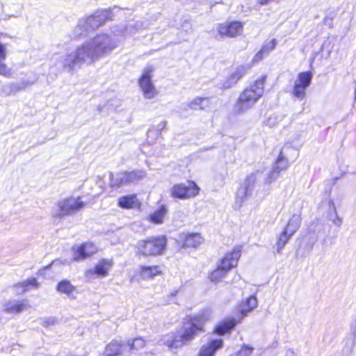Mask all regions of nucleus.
Listing matches in <instances>:
<instances>
[{
  "mask_svg": "<svg viewBox=\"0 0 356 356\" xmlns=\"http://www.w3.org/2000/svg\"><path fill=\"white\" fill-rule=\"evenodd\" d=\"M199 186L193 181L187 184H178L174 185L170 189L171 196L180 200H187L196 197L200 193Z\"/></svg>",
  "mask_w": 356,
  "mask_h": 356,
  "instance_id": "9",
  "label": "nucleus"
},
{
  "mask_svg": "<svg viewBox=\"0 0 356 356\" xmlns=\"http://www.w3.org/2000/svg\"><path fill=\"white\" fill-rule=\"evenodd\" d=\"M177 241L184 248H196L200 245L204 238L198 233H181L177 238Z\"/></svg>",
  "mask_w": 356,
  "mask_h": 356,
  "instance_id": "17",
  "label": "nucleus"
},
{
  "mask_svg": "<svg viewBox=\"0 0 356 356\" xmlns=\"http://www.w3.org/2000/svg\"><path fill=\"white\" fill-rule=\"evenodd\" d=\"M312 79V73L311 72L299 73L294 81L292 89L293 96L299 99H303L306 97V90L310 86Z\"/></svg>",
  "mask_w": 356,
  "mask_h": 356,
  "instance_id": "11",
  "label": "nucleus"
},
{
  "mask_svg": "<svg viewBox=\"0 0 356 356\" xmlns=\"http://www.w3.org/2000/svg\"><path fill=\"white\" fill-rule=\"evenodd\" d=\"M38 282L35 278H31L27 280L25 282L18 283L15 284L13 288L17 294H22L27 291H29L31 287L37 288Z\"/></svg>",
  "mask_w": 356,
  "mask_h": 356,
  "instance_id": "29",
  "label": "nucleus"
},
{
  "mask_svg": "<svg viewBox=\"0 0 356 356\" xmlns=\"http://www.w3.org/2000/svg\"><path fill=\"white\" fill-rule=\"evenodd\" d=\"M325 203L329 207L328 218L337 227H340L342 224V218H340L337 212L334 203L331 200H327Z\"/></svg>",
  "mask_w": 356,
  "mask_h": 356,
  "instance_id": "27",
  "label": "nucleus"
},
{
  "mask_svg": "<svg viewBox=\"0 0 356 356\" xmlns=\"http://www.w3.org/2000/svg\"><path fill=\"white\" fill-rule=\"evenodd\" d=\"M139 278L143 280H151L156 276L163 275V268L161 266L140 265L136 270Z\"/></svg>",
  "mask_w": 356,
  "mask_h": 356,
  "instance_id": "15",
  "label": "nucleus"
},
{
  "mask_svg": "<svg viewBox=\"0 0 356 356\" xmlns=\"http://www.w3.org/2000/svg\"><path fill=\"white\" fill-rule=\"evenodd\" d=\"M167 245L165 236H157L138 241L135 251L136 254L143 257H156L164 253Z\"/></svg>",
  "mask_w": 356,
  "mask_h": 356,
  "instance_id": "3",
  "label": "nucleus"
},
{
  "mask_svg": "<svg viewBox=\"0 0 356 356\" xmlns=\"http://www.w3.org/2000/svg\"><path fill=\"white\" fill-rule=\"evenodd\" d=\"M56 289L59 293H64L70 298H74L76 287L69 280H63L57 284Z\"/></svg>",
  "mask_w": 356,
  "mask_h": 356,
  "instance_id": "28",
  "label": "nucleus"
},
{
  "mask_svg": "<svg viewBox=\"0 0 356 356\" xmlns=\"http://www.w3.org/2000/svg\"><path fill=\"white\" fill-rule=\"evenodd\" d=\"M159 135V132L157 130H149L147 133L148 138H150L152 136H158Z\"/></svg>",
  "mask_w": 356,
  "mask_h": 356,
  "instance_id": "45",
  "label": "nucleus"
},
{
  "mask_svg": "<svg viewBox=\"0 0 356 356\" xmlns=\"http://www.w3.org/2000/svg\"><path fill=\"white\" fill-rule=\"evenodd\" d=\"M126 343L122 341L113 340L105 348L106 356H116L122 353V349Z\"/></svg>",
  "mask_w": 356,
  "mask_h": 356,
  "instance_id": "24",
  "label": "nucleus"
},
{
  "mask_svg": "<svg viewBox=\"0 0 356 356\" xmlns=\"http://www.w3.org/2000/svg\"><path fill=\"white\" fill-rule=\"evenodd\" d=\"M333 15H326L323 19V23L325 26L332 28L333 27V19H334Z\"/></svg>",
  "mask_w": 356,
  "mask_h": 356,
  "instance_id": "41",
  "label": "nucleus"
},
{
  "mask_svg": "<svg viewBox=\"0 0 356 356\" xmlns=\"http://www.w3.org/2000/svg\"><path fill=\"white\" fill-rule=\"evenodd\" d=\"M291 152H295V150L291 148L289 145H284L277 159L275 167L266 177V182L267 184H270L273 181L275 180L278 177L280 170H286L288 168L289 160L291 157L290 155Z\"/></svg>",
  "mask_w": 356,
  "mask_h": 356,
  "instance_id": "7",
  "label": "nucleus"
},
{
  "mask_svg": "<svg viewBox=\"0 0 356 356\" xmlns=\"http://www.w3.org/2000/svg\"><path fill=\"white\" fill-rule=\"evenodd\" d=\"M86 204L80 197L71 196L62 199L57 203V209L54 213V216L61 218L70 216L84 208Z\"/></svg>",
  "mask_w": 356,
  "mask_h": 356,
  "instance_id": "5",
  "label": "nucleus"
},
{
  "mask_svg": "<svg viewBox=\"0 0 356 356\" xmlns=\"http://www.w3.org/2000/svg\"><path fill=\"white\" fill-rule=\"evenodd\" d=\"M55 321H56V320H55L54 318H49V319L48 320V321H47V322H48V323H49V324H50V323H51V324H54V323H55Z\"/></svg>",
  "mask_w": 356,
  "mask_h": 356,
  "instance_id": "47",
  "label": "nucleus"
},
{
  "mask_svg": "<svg viewBox=\"0 0 356 356\" xmlns=\"http://www.w3.org/2000/svg\"><path fill=\"white\" fill-rule=\"evenodd\" d=\"M355 99L356 101V87H355Z\"/></svg>",
  "mask_w": 356,
  "mask_h": 356,
  "instance_id": "48",
  "label": "nucleus"
},
{
  "mask_svg": "<svg viewBox=\"0 0 356 356\" xmlns=\"http://www.w3.org/2000/svg\"><path fill=\"white\" fill-rule=\"evenodd\" d=\"M113 266V261L110 259H102L99 260L93 268L87 270L85 272V277L88 279H92L94 275L98 277H105L108 275L109 271Z\"/></svg>",
  "mask_w": 356,
  "mask_h": 356,
  "instance_id": "14",
  "label": "nucleus"
},
{
  "mask_svg": "<svg viewBox=\"0 0 356 356\" xmlns=\"http://www.w3.org/2000/svg\"><path fill=\"white\" fill-rule=\"evenodd\" d=\"M351 327H352V330L354 332V334H356V317L355 318V319L353 321Z\"/></svg>",
  "mask_w": 356,
  "mask_h": 356,
  "instance_id": "46",
  "label": "nucleus"
},
{
  "mask_svg": "<svg viewBox=\"0 0 356 356\" xmlns=\"http://www.w3.org/2000/svg\"><path fill=\"white\" fill-rule=\"evenodd\" d=\"M283 119L284 116L282 115H272L265 121V124L269 127H274L280 124Z\"/></svg>",
  "mask_w": 356,
  "mask_h": 356,
  "instance_id": "38",
  "label": "nucleus"
},
{
  "mask_svg": "<svg viewBox=\"0 0 356 356\" xmlns=\"http://www.w3.org/2000/svg\"><path fill=\"white\" fill-rule=\"evenodd\" d=\"M146 175V171L143 170H135L130 172H121L112 176L111 184L117 187H120L123 185L136 183L144 179Z\"/></svg>",
  "mask_w": 356,
  "mask_h": 356,
  "instance_id": "8",
  "label": "nucleus"
},
{
  "mask_svg": "<svg viewBox=\"0 0 356 356\" xmlns=\"http://www.w3.org/2000/svg\"><path fill=\"white\" fill-rule=\"evenodd\" d=\"M250 67L246 65H240L236 67L227 78L226 83L224 85L226 88H229L235 84L242 76H243L249 70Z\"/></svg>",
  "mask_w": 356,
  "mask_h": 356,
  "instance_id": "22",
  "label": "nucleus"
},
{
  "mask_svg": "<svg viewBox=\"0 0 356 356\" xmlns=\"http://www.w3.org/2000/svg\"><path fill=\"white\" fill-rule=\"evenodd\" d=\"M209 319V314L204 312L190 317L179 330L185 343L192 341L197 333L203 330L204 323Z\"/></svg>",
  "mask_w": 356,
  "mask_h": 356,
  "instance_id": "4",
  "label": "nucleus"
},
{
  "mask_svg": "<svg viewBox=\"0 0 356 356\" xmlns=\"http://www.w3.org/2000/svg\"><path fill=\"white\" fill-rule=\"evenodd\" d=\"M209 103L210 99L208 97H196L191 102L189 106L193 109H204L209 106Z\"/></svg>",
  "mask_w": 356,
  "mask_h": 356,
  "instance_id": "33",
  "label": "nucleus"
},
{
  "mask_svg": "<svg viewBox=\"0 0 356 356\" xmlns=\"http://www.w3.org/2000/svg\"><path fill=\"white\" fill-rule=\"evenodd\" d=\"M239 323L232 318H227L218 323L215 327V332L218 334L222 335L229 332Z\"/></svg>",
  "mask_w": 356,
  "mask_h": 356,
  "instance_id": "23",
  "label": "nucleus"
},
{
  "mask_svg": "<svg viewBox=\"0 0 356 356\" xmlns=\"http://www.w3.org/2000/svg\"><path fill=\"white\" fill-rule=\"evenodd\" d=\"M277 45L276 39H272L269 41H266L262 46L261 50L262 52H264L266 55H268L270 51L274 50Z\"/></svg>",
  "mask_w": 356,
  "mask_h": 356,
  "instance_id": "39",
  "label": "nucleus"
},
{
  "mask_svg": "<svg viewBox=\"0 0 356 356\" xmlns=\"http://www.w3.org/2000/svg\"><path fill=\"white\" fill-rule=\"evenodd\" d=\"M259 172L250 174L247 176L242 185L248 189L250 192L254 188L258 179Z\"/></svg>",
  "mask_w": 356,
  "mask_h": 356,
  "instance_id": "36",
  "label": "nucleus"
},
{
  "mask_svg": "<svg viewBox=\"0 0 356 356\" xmlns=\"http://www.w3.org/2000/svg\"><path fill=\"white\" fill-rule=\"evenodd\" d=\"M162 342L171 352H175L185 343L179 331L165 334L162 339Z\"/></svg>",
  "mask_w": 356,
  "mask_h": 356,
  "instance_id": "16",
  "label": "nucleus"
},
{
  "mask_svg": "<svg viewBox=\"0 0 356 356\" xmlns=\"http://www.w3.org/2000/svg\"><path fill=\"white\" fill-rule=\"evenodd\" d=\"M241 251L242 248L241 246L234 247L224 254L218 264L229 273L232 268L237 266L241 256Z\"/></svg>",
  "mask_w": 356,
  "mask_h": 356,
  "instance_id": "13",
  "label": "nucleus"
},
{
  "mask_svg": "<svg viewBox=\"0 0 356 356\" xmlns=\"http://www.w3.org/2000/svg\"><path fill=\"white\" fill-rule=\"evenodd\" d=\"M98 251V246L91 241L74 244L71 248L72 260L75 261L85 260L97 253Z\"/></svg>",
  "mask_w": 356,
  "mask_h": 356,
  "instance_id": "10",
  "label": "nucleus"
},
{
  "mask_svg": "<svg viewBox=\"0 0 356 356\" xmlns=\"http://www.w3.org/2000/svg\"><path fill=\"white\" fill-rule=\"evenodd\" d=\"M254 348L252 347L244 345L238 352V356H250Z\"/></svg>",
  "mask_w": 356,
  "mask_h": 356,
  "instance_id": "40",
  "label": "nucleus"
},
{
  "mask_svg": "<svg viewBox=\"0 0 356 356\" xmlns=\"http://www.w3.org/2000/svg\"><path fill=\"white\" fill-rule=\"evenodd\" d=\"M119 207L126 209H136L140 206V202L136 195H127L121 196L118 200Z\"/></svg>",
  "mask_w": 356,
  "mask_h": 356,
  "instance_id": "20",
  "label": "nucleus"
},
{
  "mask_svg": "<svg viewBox=\"0 0 356 356\" xmlns=\"http://www.w3.org/2000/svg\"><path fill=\"white\" fill-rule=\"evenodd\" d=\"M29 85H31L29 82L20 81L17 83H12L6 86V88L9 94H14L19 92V90L25 89Z\"/></svg>",
  "mask_w": 356,
  "mask_h": 356,
  "instance_id": "34",
  "label": "nucleus"
},
{
  "mask_svg": "<svg viewBox=\"0 0 356 356\" xmlns=\"http://www.w3.org/2000/svg\"><path fill=\"white\" fill-rule=\"evenodd\" d=\"M154 72V67L148 65L143 68L138 79V86L146 99H153L158 95V90L152 80Z\"/></svg>",
  "mask_w": 356,
  "mask_h": 356,
  "instance_id": "6",
  "label": "nucleus"
},
{
  "mask_svg": "<svg viewBox=\"0 0 356 356\" xmlns=\"http://www.w3.org/2000/svg\"><path fill=\"white\" fill-rule=\"evenodd\" d=\"M222 347V339H210L200 347L197 356H215L216 353Z\"/></svg>",
  "mask_w": 356,
  "mask_h": 356,
  "instance_id": "18",
  "label": "nucleus"
},
{
  "mask_svg": "<svg viewBox=\"0 0 356 356\" xmlns=\"http://www.w3.org/2000/svg\"><path fill=\"white\" fill-rule=\"evenodd\" d=\"M0 74L7 76L10 74V70L7 67V66L0 61Z\"/></svg>",
  "mask_w": 356,
  "mask_h": 356,
  "instance_id": "42",
  "label": "nucleus"
},
{
  "mask_svg": "<svg viewBox=\"0 0 356 356\" xmlns=\"http://www.w3.org/2000/svg\"><path fill=\"white\" fill-rule=\"evenodd\" d=\"M292 236L293 234H289L287 231L284 229L282 230L277 237L275 245L277 252H280L282 250Z\"/></svg>",
  "mask_w": 356,
  "mask_h": 356,
  "instance_id": "32",
  "label": "nucleus"
},
{
  "mask_svg": "<svg viewBox=\"0 0 356 356\" xmlns=\"http://www.w3.org/2000/svg\"><path fill=\"white\" fill-rule=\"evenodd\" d=\"M227 273V270L218 264L216 268L209 273L208 278L211 282L217 283L224 279Z\"/></svg>",
  "mask_w": 356,
  "mask_h": 356,
  "instance_id": "30",
  "label": "nucleus"
},
{
  "mask_svg": "<svg viewBox=\"0 0 356 356\" xmlns=\"http://www.w3.org/2000/svg\"><path fill=\"white\" fill-rule=\"evenodd\" d=\"M301 222L302 217L300 213H294L289 218L284 229L287 231L289 234L293 235L299 229Z\"/></svg>",
  "mask_w": 356,
  "mask_h": 356,
  "instance_id": "25",
  "label": "nucleus"
},
{
  "mask_svg": "<svg viewBox=\"0 0 356 356\" xmlns=\"http://www.w3.org/2000/svg\"><path fill=\"white\" fill-rule=\"evenodd\" d=\"M126 344L131 350H139L145 347L146 341L143 338L138 337L134 340H129Z\"/></svg>",
  "mask_w": 356,
  "mask_h": 356,
  "instance_id": "35",
  "label": "nucleus"
},
{
  "mask_svg": "<svg viewBox=\"0 0 356 356\" xmlns=\"http://www.w3.org/2000/svg\"><path fill=\"white\" fill-rule=\"evenodd\" d=\"M250 193V191L247 189L245 186L241 185L236 191V201L239 204V207L242 205L244 200Z\"/></svg>",
  "mask_w": 356,
  "mask_h": 356,
  "instance_id": "37",
  "label": "nucleus"
},
{
  "mask_svg": "<svg viewBox=\"0 0 356 356\" xmlns=\"http://www.w3.org/2000/svg\"><path fill=\"white\" fill-rule=\"evenodd\" d=\"M27 306V303L24 300H10L3 304V309L8 314H18L26 309Z\"/></svg>",
  "mask_w": 356,
  "mask_h": 356,
  "instance_id": "21",
  "label": "nucleus"
},
{
  "mask_svg": "<svg viewBox=\"0 0 356 356\" xmlns=\"http://www.w3.org/2000/svg\"><path fill=\"white\" fill-rule=\"evenodd\" d=\"M168 213L165 206H161L159 209L148 216V220L154 224H162Z\"/></svg>",
  "mask_w": 356,
  "mask_h": 356,
  "instance_id": "26",
  "label": "nucleus"
},
{
  "mask_svg": "<svg viewBox=\"0 0 356 356\" xmlns=\"http://www.w3.org/2000/svg\"><path fill=\"white\" fill-rule=\"evenodd\" d=\"M266 56V54L264 52H262V50L261 49L258 53L255 54L252 60L254 63L259 62L261 60Z\"/></svg>",
  "mask_w": 356,
  "mask_h": 356,
  "instance_id": "43",
  "label": "nucleus"
},
{
  "mask_svg": "<svg viewBox=\"0 0 356 356\" xmlns=\"http://www.w3.org/2000/svg\"><path fill=\"white\" fill-rule=\"evenodd\" d=\"M6 56V47L0 44V61L3 60Z\"/></svg>",
  "mask_w": 356,
  "mask_h": 356,
  "instance_id": "44",
  "label": "nucleus"
},
{
  "mask_svg": "<svg viewBox=\"0 0 356 356\" xmlns=\"http://www.w3.org/2000/svg\"><path fill=\"white\" fill-rule=\"evenodd\" d=\"M267 76L261 75L246 88L239 96L236 102V108L243 112L252 108L264 92V85Z\"/></svg>",
  "mask_w": 356,
  "mask_h": 356,
  "instance_id": "2",
  "label": "nucleus"
},
{
  "mask_svg": "<svg viewBox=\"0 0 356 356\" xmlns=\"http://www.w3.org/2000/svg\"><path fill=\"white\" fill-rule=\"evenodd\" d=\"M118 46L114 38L105 33H99L78 45L74 51L63 60L64 67L73 70L83 64H93L97 60L111 54Z\"/></svg>",
  "mask_w": 356,
  "mask_h": 356,
  "instance_id": "1",
  "label": "nucleus"
},
{
  "mask_svg": "<svg viewBox=\"0 0 356 356\" xmlns=\"http://www.w3.org/2000/svg\"><path fill=\"white\" fill-rule=\"evenodd\" d=\"M216 31L221 36L236 38L243 34V24L239 21L225 22L218 24Z\"/></svg>",
  "mask_w": 356,
  "mask_h": 356,
  "instance_id": "12",
  "label": "nucleus"
},
{
  "mask_svg": "<svg viewBox=\"0 0 356 356\" xmlns=\"http://www.w3.org/2000/svg\"><path fill=\"white\" fill-rule=\"evenodd\" d=\"M106 19V16L105 15H95L89 17L87 19L86 24L91 29H96L104 24Z\"/></svg>",
  "mask_w": 356,
  "mask_h": 356,
  "instance_id": "31",
  "label": "nucleus"
},
{
  "mask_svg": "<svg viewBox=\"0 0 356 356\" xmlns=\"http://www.w3.org/2000/svg\"><path fill=\"white\" fill-rule=\"evenodd\" d=\"M257 299L254 296H250L243 300L238 307V312L241 315L238 318V322H240L249 313L252 312L257 307Z\"/></svg>",
  "mask_w": 356,
  "mask_h": 356,
  "instance_id": "19",
  "label": "nucleus"
}]
</instances>
